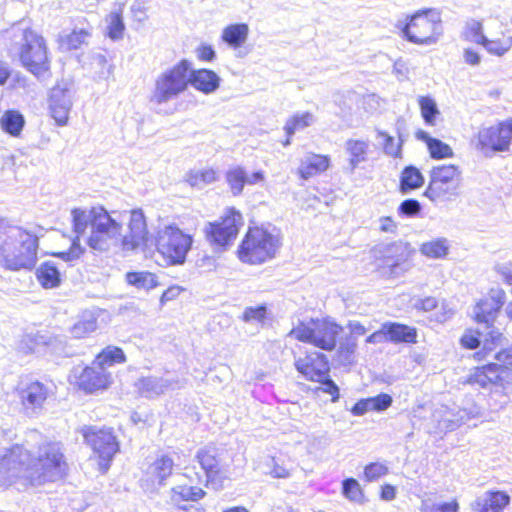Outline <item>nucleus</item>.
<instances>
[{
	"instance_id": "6e6d98bb",
	"label": "nucleus",
	"mask_w": 512,
	"mask_h": 512,
	"mask_svg": "<svg viewBox=\"0 0 512 512\" xmlns=\"http://www.w3.org/2000/svg\"><path fill=\"white\" fill-rule=\"evenodd\" d=\"M482 47H484L489 53L497 56H502L508 50V47L503 46L501 42L489 41L483 34Z\"/></svg>"
},
{
	"instance_id": "8fccbe9b",
	"label": "nucleus",
	"mask_w": 512,
	"mask_h": 512,
	"mask_svg": "<svg viewBox=\"0 0 512 512\" xmlns=\"http://www.w3.org/2000/svg\"><path fill=\"white\" fill-rule=\"evenodd\" d=\"M458 502L453 499L445 503L423 504L422 512H458Z\"/></svg>"
},
{
	"instance_id": "69168bd1",
	"label": "nucleus",
	"mask_w": 512,
	"mask_h": 512,
	"mask_svg": "<svg viewBox=\"0 0 512 512\" xmlns=\"http://www.w3.org/2000/svg\"><path fill=\"white\" fill-rule=\"evenodd\" d=\"M397 229V223L390 216H384L380 218V230L382 232L394 233Z\"/></svg>"
},
{
	"instance_id": "dca6fc26",
	"label": "nucleus",
	"mask_w": 512,
	"mask_h": 512,
	"mask_svg": "<svg viewBox=\"0 0 512 512\" xmlns=\"http://www.w3.org/2000/svg\"><path fill=\"white\" fill-rule=\"evenodd\" d=\"M294 367L305 380L319 381L330 373V362L322 352L312 349H303L294 355Z\"/></svg>"
},
{
	"instance_id": "052dcab7",
	"label": "nucleus",
	"mask_w": 512,
	"mask_h": 512,
	"mask_svg": "<svg viewBox=\"0 0 512 512\" xmlns=\"http://www.w3.org/2000/svg\"><path fill=\"white\" fill-rule=\"evenodd\" d=\"M494 271L500 275L503 281L512 286V267L508 264H496L494 266Z\"/></svg>"
},
{
	"instance_id": "20e7f679",
	"label": "nucleus",
	"mask_w": 512,
	"mask_h": 512,
	"mask_svg": "<svg viewBox=\"0 0 512 512\" xmlns=\"http://www.w3.org/2000/svg\"><path fill=\"white\" fill-rule=\"evenodd\" d=\"M279 247V237L269 229L249 226L237 247L236 256L244 264L261 265L275 258Z\"/></svg>"
},
{
	"instance_id": "3c124183",
	"label": "nucleus",
	"mask_w": 512,
	"mask_h": 512,
	"mask_svg": "<svg viewBox=\"0 0 512 512\" xmlns=\"http://www.w3.org/2000/svg\"><path fill=\"white\" fill-rule=\"evenodd\" d=\"M367 147V143L362 140H349L346 143L347 151L356 159L364 156Z\"/></svg>"
},
{
	"instance_id": "a211bd4d",
	"label": "nucleus",
	"mask_w": 512,
	"mask_h": 512,
	"mask_svg": "<svg viewBox=\"0 0 512 512\" xmlns=\"http://www.w3.org/2000/svg\"><path fill=\"white\" fill-rule=\"evenodd\" d=\"M512 140V118H509L497 127L488 130L487 141H482V155L491 157L490 152H503L509 149Z\"/></svg>"
},
{
	"instance_id": "473e14b6",
	"label": "nucleus",
	"mask_w": 512,
	"mask_h": 512,
	"mask_svg": "<svg viewBox=\"0 0 512 512\" xmlns=\"http://www.w3.org/2000/svg\"><path fill=\"white\" fill-rule=\"evenodd\" d=\"M510 503V496L503 491H487L482 503V512H504Z\"/></svg>"
},
{
	"instance_id": "c9c22d12",
	"label": "nucleus",
	"mask_w": 512,
	"mask_h": 512,
	"mask_svg": "<svg viewBox=\"0 0 512 512\" xmlns=\"http://www.w3.org/2000/svg\"><path fill=\"white\" fill-rule=\"evenodd\" d=\"M313 120V115L310 112H305L302 114H295L292 117H290L284 126V130L286 133V140L284 142V145L290 144L292 135L300 131L306 127H308Z\"/></svg>"
},
{
	"instance_id": "bb28decb",
	"label": "nucleus",
	"mask_w": 512,
	"mask_h": 512,
	"mask_svg": "<svg viewBox=\"0 0 512 512\" xmlns=\"http://www.w3.org/2000/svg\"><path fill=\"white\" fill-rule=\"evenodd\" d=\"M264 180V175L261 171L252 173L247 176L240 168L233 169L227 173V182L234 195H239L245 184H256Z\"/></svg>"
},
{
	"instance_id": "9d476101",
	"label": "nucleus",
	"mask_w": 512,
	"mask_h": 512,
	"mask_svg": "<svg viewBox=\"0 0 512 512\" xmlns=\"http://www.w3.org/2000/svg\"><path fill=\"white\" fill-rule=\"evenodd\" d=\"M401 31L410 43L434 44L442 34L440 14L433 9L418 10L407 18Z\"/></svg>"
},
{
	"instance_id": "864d4df0",
	"label": "nucleus",
	"mask_w": 512,
	"mask_h": 512,
	"mask_svg": "<svg viewBox=\"0 0 512 512\" xmlns=\"http://www.w3.org/2000/svg\"><path fill=\"white\" fill-rule=\"evenodd\" d=\"M420 210V203L416 199H406L400 204L398 208L400 213L410 217L418 214Z\"/></svg>"
},
{
	"instance_id": "ea45409f",
	"label": "nucleus",
	"mask_w": 512,
	"mask_h": 512,
	"mask_svg": "<svg viewBox=\"0 0 512 512\" xmlns=\"http://www.w3.org/2000/svg\"><path fill=\"white\" fill-rule=\"evenodd\" d=\"M424 179L420 171L413 167L407 166L404 168L400 178V190L406 193L415 190L423 185Z\"/></svg>"
},
{
	"instance_id": "9b49d317",
	"label": "nucleus",
	"mask_w": 512,
	"mask_h": 512,
	"mask_svg": "<svg viewBox=\"0 0 512 512\" xmlns=\"http://www.w3.org/2000/svg\"><path fill=\"white\" fill-rule=\"evenodd\" d=\"M80 433L85 444L92 449L96 456L99 471L106 473L114 456L120 450L114 429L108 426L86 425L81 428Z\"/></svg>"
},
{
	"instance_id": "393cba45",
	"label": "nucleus",
	"mask_w": 512,
	"mask_h": 512,
	"mask_svg": "<svg viewBox=\"0 0 512 512\" xmlns=\"http://www.w3.org/2000/svg\"><path fill=\"white\" fill-rule=\"evenodd\" d=\"M205 496L206 492L201 487L186 484L174 486L169 492L170 503L176 507L182 502H196Z\"/></svg>"
},
{
	"instance_id": "aec40b11",
	"label": "nucleus",
	"mask_w": 512,
	"mask_h": 512,
	"mask_svg": "<svg viewBox=\"0 0 512 512\" xmlns=\"http://www.w3.org/2000/svg\"><path fill=\"white\" fill-rule=\"evenodd\" d=\"M48 110L57 126L67 125L71 110L69 95L62 89H53L48 99Z\"/></svg>"
},
{
	"instance_id": "5701e85b",
	"label": "nucleus",
	"mask_w": 512,
	"mask_h": 512,
	"mask_svg": "<svg viewBox=\"0 0 512 512\" xmlns=\"http://www.w3.org/2000/svg\"><path fill=\"white\" fill-rule=\"evenodd\" d=\"M220 79L217 74L209 69H197L189 72V84L196 90L209 94L219 87Z\"/></svg>"
},
{
	"instance_id": "423d86ee",
	"label": "nucleus",
	"mask_w": 512,
	"mask_h": 512,
	"mask_svg": "<svg viewBox=\"0 0 512 512\" xmlns=\"http://www.w3.org/2000/svg\"><path fill=\"white\" fill-rule=\"evenodd\" d=\"M38 237L18 229L0 245V265L9 271L29 270L37 262Z\"/></svg>"
},
{
	"instance_id": "58836bf2",
	"label": "nucleus",
	"mask_w": 512,
	"mask_h": 512,
	"mask_svg": "<svg viewBox=\"0 0 512 512\" xmlns=\"http://www.w3.org/2000/svg\"><path fill=\"white\" fill-rule=\"evenodd\" d=\"M97 318L89 314L81 317L71 328L74 339H84L92 335L97 329Z\"/></svg>"
},
{
	"instance_id": "4c0bfd02",
	"label": "nucleus",
	"mask_w": 512,
	"mask_h": 512,
	"mask_svg": "<svg viewBox=\"0 0 512 512\" xmlns=\"http://www.w3.org/2000/svg\"><path fill=\"white\" fill-rule=\"evenodd\" d=\"M118 10L111 12L108 16L107 36L112 40L123 37L125 25L123 22L124 3H117Z\"/></svg>"
},
{
	"instance_id": "79ce46f5",
	"label": "nucleus",
	"mask_w": 512,
	"mask_h": 512,
	"mask_svg": "<svg viewBox=\"0 0 512 512\" xmlns=\"http://www.w3.org/2000/svg\"><path fill=\"white\" fill-rule=\"evenodd\" d=\"M217 172L211 168L204 170L190 171L185 178V181L194 188H202L217 180Z\"/></svg>"
},
{
	"instance_id": "b1692460",
	"label": "nucleus",
	"mask_w": 512,
	"mask_h": 512,
	"mask_svg": "<svg viewBox=\"0 0 512 512\" xmlns=\"http://www.w3.org/2000/svg\"><path fill=\"white\" fill-rule=\"evenodd\" d=\"M391 404L392 397L387 393H380L373 397L358 400L351 408V412L353 415L360 416L371 411H384L388 409Z\"/></svg>"
},
{
	"instance_id": "f704fd0d",
	"label": "nucleus",
	"mask_w": 512,
	"mask_h": 512,
	"mask_svg": "<svg viewBox=\"0 0 512 512\" xmlns=\"http://www.w3.org/2000/svg\"><path fill=\"white\" fill-rule=\"evenodd\" d=\"M420 252L428 258H444L449 252V242L446 238L432 239L421 244Z\"/></svg>"
},
{
	"instance_id": "a878e982",
	"label": "nucleus",
	"mask_w": 512,
	"mask_h": 512,
	"mask_svg": "<svg viewBox=\"0 0 512 512\" xmlns=\"http://www.w3.org/2000/svg\"><path fill=\"white\" fill-rule=\"evenodd\" d=\"M24 126L25 118L23 114L16 109L5 110L0 116L1 130L11 137H20Z\"/></svg>"
},
{
	"instance_id": "37998d69",
	"label": "nucleus",
	"mask_w": 512,
	"mask_h": 512,
	"mask_svg": "<svg viewBox=\"0 0 512 512\" xmlns=\"http://www.w3.org/2000/svg\"><path fill=\"white\" fill-rule=\"evenodd\" d=\"M28 455V450L22 444H14L6 449L1 457V461L6 467L24 465Z\"/></svg>"
},
{
	"instance_id": "cd10ccee",
	"label": "nucleus",
	"mask_w": 512,
	"mask_h": 512,
	"mask_svg": "<svg viewBox=\"0 0 512 512\" xmlns=\"http://www.w3.org/2000/svg\"><path fill=\"white\" fill-rule=\"evenodd\" d=\"M398 251L399 248L395 244L387 245L376 257L379 262L378 269L390 275L393 274L395 269L404 262L402 254Z\"/></svg>"
},
{
	"instance_id": "bf43d9fd",
	"label": "nucleus",
	"mask_w": 512,
	"mask_h": 512,
	"mask_svg": "<svg viewBox=\"0 0 512 512\" xmlns=\"http://www.w3.org/2000/svg\"><path fill=\"white\" fill-rule=\"evenodd\" d=\"M215 51L211 45L202 44L197 48V57L204 62H211L215 59Z\"/></svg>"
},
{
	"instance_id": "a19ab883",
	"label": "nucleus",
	"mask_w": 512,
	"mask_h": 512,
	"mask_svg": "<svg viewBox=\"0 0 512 512\" xmlns=\"http://www.w3.org/2000/svg\"><path fill=\"white\" fill-rule=\"evenodd\" d=\"M126 281L138 289L149 290L158 285L156 275L149 271L128 272L126 274Z\"/></svg>"
},
{
	"instance_id": "5fc2aeb1",
	"label": "nucleus",
	"mask_w": 512,
	"mask_h": 512,
	"mask_svg": "<svg viewBox=\"0 0 512 512\" xmlns=\"http://www.w3.org/2000/svg\"><path fill=\"white\" fill-rule=\"evenodd\" d=\"M324 163L325 162H309L306 166L299 169L298 173L302 179L306 180L316 175L319 171L324 170L327 167V165H321Z\"/></svg>"
},
{
	"instance_id": "0e129e2a",
	"label": "nucleus",
	"mask_w": 512,
	"mask_h": 512,
	"mask_svg": "<svg viewBox=\"0 0 512 512\" xmlns=\"http://www.w3.org/2000/svg\"><path fill=\"white\" fill-rule=\"evenodd\" d=\"M438 306L437 300L434 297H425L417 303V309L429 312L436 309Z\"/></svg>"
},
{
	"instance_id": "6e6552de",
	"label": "nucleus",
	"mask_w": 512,
	"mask_h": 512,
	"mask_svg": "<svg viewBox=\"0 0 512 512\" xmlns=\"http://www.w3.org/2000/svg\"><path fill=\"white\" fill-rule=\"evenodd\" d=\"M243 226L242 212L231 206L227 207L217 219L205 225L203 235L213 250L223 252L234 244Z\"/></svg>"
},
{
	"instance_id": "680f3d73",
	"label": "nucleus",
	"mask_w": 512,
	"mask_h": 512,
	"mask_svg": "<svg viewBox=\"0 0 512 512\" xmlns=\"http://www.w3.org/2000/svg\"><path fill=\"white\" fill-rule=\"evenodd\" d=\"M480 27L478 24H472L466 27L463 37L468 42L480 43Z\"/></svg>"
},
{
	"instance_id": "603ef678",
	"label": "nucleus",
	"mask_w": 512,
	"mask_h": 512,
	"mask_svg": "<svg viewBox=\"0 0 512 512\" xmlns=\"http://www.w3.org/2000/svg\"><path fill=\"white\" fill-rule=\"evenodd\" d=\"M314 383H319V384L324 385L323 391L330 394L333 401L338 400L339 389H338V386L334 383V381L330 378V373H327L319 381H314Z\"/></svg>"
},
{
	"instance_id": "4d7b16f0",
	"label": "nucleus",
	"mask_w": 512,
	"mask_h": 512,
	"mask_svg": "<svg viewBox=\"0 0 512 512\" xmlns=\"http://www.w3.org/2000/svg\"><path fill=\"white\" fill-rule=\"evenodd\" d=\"M462 347L466 349H475L479 346L478 332L468 330L460 338Z\"/></svg>"
},
{
	"instance_id": "774afa93",
	"label": "nucleus",
	"mask_w": 512,
	"mask_h": 512,
	"mask_svg": "<svg viewBox=\"0 0 512 512\" xmlns=\"http://www.w3.org/2000/svg\"><path fill=\"white\" fill-rule=\"evenodd\" d=\"M11 77V70L8 64L0 60V86H3Z\"/></svg>"
},
{
	"instance_id": "4be33fe9",
	"label": "nucleus",
	"mask_w": 512,
	"mask_h": 512,
	"mask_svg": "<svg viewBox=\"0 0 512 512\" xmlns=\"http://www.w3.org/2000/svg\"><path fill=\"white\" fill-rule=\"evenodd\" d=\"M174 461L169 455L157 457L147 468V480L151 483L164 485L166 480L173 474Z\"/></svg>"
},
{
	"instance_id": "f8f14e48",
	"label": "nucleus",
	"mask_w": 512,
	"mask_h": 512,
	"mask_svg": "<svg viewBox=\"0 0 512 512\" xmlns=\"http://www.w3.org/2000/svg\"><path fill=\"white\" fill-rule=\"evenodd\" d=\"M195 461L203 472V475L195 473V476L186 474L190 480L203 483L207 488L221 490L224 488V482L228 480L222 465L219 449L214 446H204L198 449L194 456Z\"/></svg>"
},
{
	"instance_id": "c85d7f7f",
	"label": "nucleus",
	"mask_w": 512,
	"mask_h": 512,
	"mask_svg": "<svg viewBox=\"0 0 512 512\" xmlns=\"http://www.w3.org/2000/svg\"><path fill=\"white\" fill-rule=\"evenodd\" d=\"M126 361L127 357L123 349L113 345H108L100 350L93 360L94 364L103 370L113 365L123 364Z\"/></svg>"
},
{
	"instance_id": "f257e3e1",
	"label": "nucleus",
	"mask_w": 512,
	"mask_h": 512,
	"mask_svg": "<svg viewBox=\"0 0 512 512\" xmlns=\"http://www.w3.org/2000/svg\"><path fill=\"white\" fill-rule=\"evenodd\" d=\"M122 228V222L102 205L92 206L88 210L75 208L72 210V230L75 234L72 244L67 251L54 255L66 261L79 258L84 254L81 238L94 253L107 252L116 242H120L125 251H134L146 245L149 231L142 209L129 210L124 233Z\"/></svg>"
},
{
	"instance_id": "7ed1b4c3",
	"label": "nucleus",
	"mask_w": 512,
	"mask_h": 512,
	"mask_svg": "<svg viewBox=\"0 0 512 512\" xmlns=\"http://www.w3.org/2000/svg\"><path fill=\"white\" fill-rule=\"evenodd\" d=\"M69 465L59 442H46L39 447L38 455L25 468L27 486H42L64 479Z\"/></svg>"
},
{
	"instance_id": "de8ad7c7",
	"label": "nucleus",
	"mask_w": 512,
	"mask_h": 512,
	"mask_svg": "<svg viewBox=\"0 0 512 512\" xmlns=\"http://www.w3.org/2000/svg\"><path fill=\"white\" fill-rule=\"evenodd\" d=\"M267 317V306L261 304L255 307H246L241 315V319L247 323H262Z\"/></svg>"
},
{
	"instance_id": "c756f323",
	"label": "nucleus",
	"mask_w": 512,
	"mask_h": 512,
	"mask_svg": "<svg viewBox=\"0 0 512 512\" xmlns=\"http://www.w3.org/2000/svg\"><path fill=\"white\" fill-rule=\"evenodd\" d=\"M249 26L246 23L227 25L221 34V40L232 48L243 46L248 38Z\"/></svg>"
},
{
	"instance_id": "c03bdc74",
	"label": "nucleus",
	"mask_w": 512,
	"mask_h": 512,
	"mask_svg": "<svg viewBox=\"0 0 512 512\" xmlns=\"http://www.w3.org/2000/svg\"><path fill=\"white\" fill-rule=\"evenodd\" d=\"M418 104L421 111V116L427 125H435L436 117L440 114L436 102L429 96H420Z\"/></svg>"
},
{
	"instance_id": "09e8293b",
	"label": "nucleus",
	"mask_w": 512,
	"mask_h": 512,
	"mask_svg": "<svg viewBox=\"0 0 512 512\" xmlns=\"http://www.w3.org/2000/svg\"><path fill=\"white\" fill-rule=\"evenodd\" d=\"M379 136L382 138V146L387 157L399 158L401 157V146L392 136L386 132H380Z\"/></svg>"
},
{
	"instance_id": "ddd939ff",
	"label": "nucleus",
	"mask_w": 512,
	"mask_h": 512,
	"mask_svg": "<svg viewBox=\"0 0 512 512\" xmlns=\"http://www.w3.org/2000/svg\"><path fill=\"white\" fill-rule=\"evenodd\" d=\"M189 72L190 62L181 59L161 73L155 81L152 100L161 104L186 91L189 86Z\"/></svg>"
},
{
	"instance_id": "2eb2a0df",
	"label": "nucleus",
	"mask_w": 512,
	"mask_h": 512,
	"mask_svg": "<svg viewBox=\"0 0 512 512\" xmlns=\"http://www.w3.org/2000/svg\"><path fill=\"white\" fill-rule=\"evenodd\" d=\"M460 172L453 164L436 167L431 174L425 196L432 202H444L451 200L456 195L460 184Z\"/></svg>"
},
{
	"instance_id": "0eeeda50",
	"label": "nucleus",
	"mask_w": 512,
	"mask_h": 512,
	"mask_svg": "<svg viewBox=\"0 0 512 512\" xmlns=\"http://www.w3.org/2000/svg\"><path fill=\"white\" fill-rule=\"evenodd\" d=\"M153 245L166 265H181L193 246V236L178 225L172 223L158 229L154 235Z\"/></svg>"
},
{
	"instance_id": "412c9836",
	"label": "nucleus",
	"mask_w": 512,
	"mask_h": 512,
	"mask_svg": "<svg viewBox=\"0 0 512 512\" xmlns=\"http://www.w3.org/2000/svg\"><path fill=\"white\" fill-rule=\"evenodd\" d=\"M383 331H386V341L394 344L417 343L418 331L415 327L398 322L383 323Z\"/></svg>"
},
{
	"instance_id": "a18cd8bd",
	"label": "nucleus",
	"mask_w": 512,
	"mask_h": 512,
	"mask_svg": "<svg viewBox=\"0 0 512 512\" xmlns=\"http://www.w3.org/2000/svg\"><path fill=\"white\" fill-rule=\"evenodd\" d=\"M422 139L425 141L432 158L441 159L453 156L451 147L441 140L427 135H424Z\"/></svg>"
},
{
	"instance_id": "4468645a",
	"label": "nucleus",
	"mask_w": 512,
	"mask_h": 512,
	"mask_svg": "<svg viewBox=\"0 0 512 512\" xmlns=\"http://www.w3.org/2000/svg\"><path fill=\"white\" fill-rule=\"evenodd\" d=\"M68 382L78 392L97 395L110 389L114 379L109 371L101 369L92 361L80 370H72L68 376Z\"/></svg>"
},
{
	"instance_id": "72a5a7b5",
	"label": "nucleus",
	"mask_w": 512,
	"mask_h": 512,
	"mask_svg": "<svg viewBox=\"0 0 512 512\" xmlns=\"http://www.w3.org/2000/svg\"><path fill=\"white\" fill-rule=\"evenodd\" d=\"M342 495L350 502L364 504L367 501L365 491L357 479L345 478L341 484Z\"/></svg>"
},
{
	"instance_id": "49530a36",
	"label": "nucleus",
	"mask_w": 512,
	"mask_h": 512,
	"mask_svg": "<svg viewBox=\"0 0 512 512\" xmlns=\"http://www.w3.org/2000/svg\"><path fill=\"white\" fill-rule=\"evenodd\" d=\"M389 473V468L385 462H370L363 468V479L365 482H375L385 477Z\"/></svg>"
},
{
	"instance_id": "338daca9",
	"label": "nucleus",
	"mask_w": 512,
	"mask_h": 512,
	"mask_svg": "<svg viewBox=\"0 0 512 512\" xmlns=\"http://www.w3.org/2000/svg\"><path fill=\"white\" fill-rule=\"evenodd\" d=\"M382 341H386V331H383V324L380 329L371 333L366 339L365 342L368 344H376Z\"/></svg>"
},
{
	"instance_id": "2f4dec72",
	"label": "nucleus",
	"mask_w": 512,
	"mask_h": 512,
	"mask_svg": "<svg viewBox=\"0 0 512 512\" xmlns=\"http://www.w3.org/2000/svg\"><path fill=\"white\" fill-rule=\"evenodd\" d=\"M36 278L45 289L58 287L61 283V274L52 262H43L36 270Z\"/></svg>"
},
{
	"instance_id": "e433bc0d",
	"label": "nucleus",
	"mask_w": 512,
	"mask_h": 512,
	"mask_svg": "<svg viewBox=\"0 0 512 512\" xmlns=\"http://www.w3.org/2000/svg\"><path fill=\"white\" fill-rule=\"evenodd\" d=\"M358 344L357 338L353 335H348L342 342H338L336 347V357L339 362L352 364L355 359Z\"/></svg>"
},
{
	"instance_id": "6ab92c4d",
	"label": "nucleus",
	"mask_w": 512,
	"mask_h": 512,
	"mask_svg": "<svg viewBox=\"0 0 512 512\" xmlns=\"http://www.w3.org/2000/svg\"><path fill=\"white\" fill-rule=\"evenodd\" d=\"M506 293L500 287H491L482 299V326L489 328L492 322H497L501 309L505 304Z\"/></svg>"
},
{
	"instance_id": "13d9d810",
	"label": "nucleus",
	"mask_w": 512,
	"mask_h": 512,
	"mask_svg": "<svg viewBox=\"0 0 512 512\" xmlns=\"http://www.w3.org/2000/svg\"><path fill=\"white\" fill-rule=\"evenodd\" d=\"M397 497V487L390 483L380 486L379 498L383 501H392Z\"/></svg>"
},
{
	"instance_id": "1a4fd4ad",
	"label": "nucleus",
	"mask_w": 512,
	"mask_h": 512,
	"mask_svg": "<svg viewBox=\"0 0 512 512\" xmlns=\"http://www.w3.org/2000/svg\"><path fill=\"white\" fill-rule=\"evenodd\" d=\"M18 58L22 66L36 77L50 71L51 58L47 41L32 28H26L22 32Z\"/></svg>"
},
{
	"instance_id": "39448f33",
	"label": "nucleus",
	"mask_w": 512,
	"mask_h": 512,
	"mask_svg": "<svg viewBox=\"0 0 512 512\" xmlns=\"http://www.w3.org/2000/svg\"><path fill=\"white\" fill-rule=\"evenodd\" d=\"M343 327L330 317H314L299 321L288 333L293 339L310 344L321 351H335Z\"/></svg>"
},
{
	"instance_id": "e2e57ef3",
	"label": "nucleus",
	"mask_w": 512,
	"mask_h": 512,
	"mask_svg": "<svg viewBox=\"0 0 512 512\" xmlns=\"http://www.w3.org/2000/svg\"><path fill=\"white\" fill-rule=\"evenodd\" d=\"M182 288L179 286H170L167 290H165L160 298L161 304H165L169 301L176 299L180 293L182 292Z\"/></svg>"
},
{
	"instance_id": "f3484780",
	"label": "nucleus",
	"mask_w": 512,
	"mask_h": 512,
	"mask_svg": "<svg viewBox=\"0 0 512 512\" xmlns=\"http://www.w3.org/2000/svg\"><path fill=\"white\" fill-rule=\"evenodd\" d=\"M16 392L23 409L34 413L42 411L52 396L49 386L40 380L27 382L18 387Z\"/></svg>"
},
{
	"instance_id": "7c9ffc66",
	"label": "nucleus",
	"mask_w": 512,
	"mask_h": 512,
	"mask_svg": "<svg viewBox=\"0 0 512 512\" xmlns=\"http://www.w3.org/2000/svg\"><path fill=\"white\" fill-rule=\"evenodd\" d=\"M91 37L89 29H73L70 33L60 35L57 39L58 46L63 51H72L88 44Z\"/></svg>"
},
{
	"instance_id": "f03ea898",
	"label": "nucleus",
	"mask_w": 512,
	"mask_h": 512,
	"mask_svg": "<svg viewBox=\"0 0 512 512\" xmlns=\"http://www.w3.org/2000/svg\"><path fill=\"white\" fill-rule=\"evenodd\" d=\"M508 344L500 323L482 326V377L504 390L512 379V346Z\"/></svg>"
}]
</instances>
